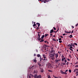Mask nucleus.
Masks as SVG:
<instances>
[{
  "label": "nucleus",
  "mask_w": 78,
  "mask_h": 78,
  "mask_svg": "<svg viewBox=\"0 0 78 78\" xmlns=\"http://www.w3.org/2000/svg\"><path fill=\"white\" fill-rule=\"evenodd\" d=\"M33 27H36V24H34L33 25Z\"/></svg>",
  "instance_id": "29"
},
{
  "label": "nucleus",
  "mask_w": 78,
  "mask_h": 78,
  "mask_svg": "<svg viewBox=\"0 0 78 78\" xmlns=\"http://www.w3.org/2000/svg\"><path fill=\"white\" fill-rule=\"evenodd\" d=\"M48 78H51V76H50V75H48L47 76Z\"/></svg>",
  "instance_id": "20"
},
{
  "label": "nucleus",
  "mask_w": 78,
  "mask_h": 78,
  "mask_svg": "<svg viewBox=\"0 0 78 78\" xmlns=\"http://www.w3.org/2000/svg\"><path fill=\"white\" fill-rule=\"evenodd\" d=\"M41 55H40V54H38L37 55V57H38V58H39V57H41Z\"/></svg>",
  "instance_id": "21"
},
{
  "label": "nucleus",
  "mask_w": 78,
  "mask_h": 78,
  "mask_svg": "<svg viewBox=\"0 0 78 78\" xmlns=\"http://www.w3.org/2000/svg\"><path fill=\"white\" fill-rule=\"evenodd\" d=\"M55 54V53H53V51H51L49 54V56L52 60H54V59H55V58H54Z\"/></svg>",
  "instance_id": "1"
},
{
  "label": "nucleus",
  "mask_w": 78,
  "mask_h": 78,
  "mask_svg": "<svg viewBox=\"0 0 78 78\" xmlns=\"http://www.w3.org/2000/svg\"><path fill=\"white\" fill-rule=\"evenodd\" d=\"M72 28H74V27L73 26H72Z\"/></svg>",
  "instance_id": "56"
},
{
  "label": "nucleus",
  "mask_w": 78,
  "mask_h": 78,
  "mask_svg": "<svg viewBox=\"0 0 78 78\" xmlns=\"http://www.w3.org/2000/svg\"><path fill=\"white\" fill-rule=\"evenodd\" d=\"M53 28L54 29V30H56V28H55V27H53Z\"/></svg>",
  "instance_id": "28"
},
{
  "label": "nucleus",
  "mask_w": 78,
  "mask_h": 78,
  "mask_svg": "<svg viewBox=\"0 0 78 78\" xmlns=\"http://www.w3.org/2000/svg\"><path fill=\"white\" fill-rule=\"evenodd\" d=\"M73 43H71V44H69L67 46L68 47H70L69 48H73V47H72V46H73Z\"/></svg>",
  "instance_id": "3"
},
{
  "label": "nucleus",
  "mask_w": 78,
  "mask_h": 78,
  "mask_svg": "<svg viewBox=\"0 0 78 78\" xmlns=\"http://www.w3.org/2000/svg\"><path fill=\"white\" fill-rule=\"evenodd\" d=\"M73 44L74 45H77V44L75 43H74Z\"/></svg>",
  "instance_id": "33"
},
{
  "label": "nucleus",
  "mask_w": 78,
  "mask_h": 78,
  "mask_svg": "<svg viewBox=\"0 0 78 78\" xmlns=\"http://www.w3.org/2000/svg\"><path fill=\"white\" fill-rule=\"evenodd\" d=\"M69 62H67V63H66V65H68V64H69Z\"/></svg>",
  "instance_id": "30"
},
{
  "label": "nucleus",
  "mask_w": 78,
  "mask_h": 78,
  "mask_svg": "<svg viewBox=\"0 0 78 78\" xmlns=\"http://www.w3.org/2000/svg\"><path fill=\"white\" fill-rule=\"evenodd\" d=\"M58 64H58V65L59 66V65H60V63H58Z\"/></svg>",
  "instance_id": "63"
},
{
  "label": "nucleus",
  "mask_w": 78,
  "mask_h": 78,
  "mask_svg": "<svg viewBox=\"0 0 78 78\" xmlns=\"http://www.w3.org/2000/svg\"><path fill=\"white\" fill-rule=\"evenodd\" d=\"M48 72H53V71L51 70H48Z\"/></svg>",
  "instance_id": "25"
},
{
  "label": "nucleus",
  "mask_w": 78,
  "mask_h": 78,
  "mask_svg": "<svg viewBox=\"0 0 78 78\" xmlns=\"http://www.w3.org/2000/svg\"><path fill=\"white\" fill-rule=\"evenodd\" d=\"M48 34H45V37H47V36H48Z\"/></svg>",
  "instance_id": "24"
},
{
  "label": "nucleus",
  "mask_w": 78,
  "mask_h": 78,
  "mask_svg": "<svg viewBox=\"0 0 78 78\" xmlns=\"http://www.w3.org/2000/svg\"><path fill=\"white\" fill-rule=\"evenodd\" d=\"M29 76V78H31V76Z\"/></svg>",
  "instance_id": "62"
},
{
  "label": "nucleus",
  "mask_w": 78,
  "mask_h": 78,
  "mask_svg": "<svg viewBox=\"0 0 78 78\" xmlns=\"http://www.w3.org/2000/svg\"><path fill=\"white\" fill-rule=\"evenodd\" d=\"M75 67H78V65H76L75 66Z\"/></svg>",
  "instance_id": "32"
},
{
  "label": "nucleus",
  "mask_w": 78,
  "mask_h": 78,
  "mask_svg": "<svg viewBox=\"0 0 78 78\" xmlns=\"http://www.w3.org/2000/svg\"><path fill=\"white\" fill-rule=\"evenodd\" d=\"M70 37H70V38H72V37H73V36H72V35H70Z\"/></svg>",
  "instance_id": "22"
},
{
  "label": "nucleus",
  "mask_w": 78,
  "mask_h": 78,
  "mask_svg": "<svg viewBox=\"0 0 78 78\" xmlns=\"http://www.w3.org/2000/svg\"><path fill=\"white\" fill-rule=\"evenodd\" d=\"M61 61V58H59L57 60V61L55 62V63H58V62H59Z\"/></svg>",
  "instance_id": "8"
},
{
  "label": "nucleus",
  "mask_w": 78,
  "mask_h": 78,
  "mask_svg": "<svg viewBox=\"0 0 78 78\" xmlns=\"http://www.w3.org/2000/svg\"><path fill=\"white\" fill-rule=\"evenodd\" d=\"M67 33H68V34H69V32H67Z\"/></svg>",
  "instance_id": "59"
},
{
  "label": "nucleus",
  "mask_w": 78,
  "mask_h": 78,
  "mask_svg": "<svg viewBox=\"0 0 78 78\" xmlns=\"http://www.w3.org/2000/svg\"><path fill=\"white\" fill-rule=\"evenodd\" d=\"M78 25V23H77V24L76 25V27H77Z\"/></svg>",
  "instance_id": "42"
},
{
  "label": "nucleus",
  "mask_w": 78,
  "mask_h": 78,
  "mask_svg": "<svg viewBox=\"0 0 78 78\" xmlns=\"http://www.w3.org/2000/svg\"><path fill=\"white\" fill-rule=\"evenodd\" d=\"M46 43H47V44H48V42L47 41V42H46Z\"/></svg>",
  "instance_id": "57"
},
{
  "label": "nucleus",
  "mask_w": 78,
  "mask_h": 78,
  "mask_svg": "<svg viewBox=\"0 0 78 78\" xmlns=\"http://www.w3.org/2000/svg\"><path fill=\"white\" fill-rule=\"evenodd\" d=\"M33 61L34 62H35V63H36V62H37V60H36V58H35V59L33 60Z\"/></svg>",
  "instance_id": "13"
},
{
  "label": "nucleus",
  "mask_w": 78,
  "mask_h": 78,
  "mask_svg": "<svg viewBox=\"0 0 78 78\" xmlns=\"http://www.w3.org/2000/svg\"><path fill=\"white\" fill-rule=\"evenodd\" d=\"M59 42L60 43H61V42H62V41H59Z\"/></svg>",
  "instance_id": "36"
},
{
  "label": "nucleus",
  "mask_w": 78,
  "mask_h": 78,
  "mask_svg": "<svg viewBox=\"0 0 78 78\" xmlns=\"http://www.w3.org/2000/svg\"><path fill=\"white\" fill-rule=\"evenodd\" d=\"M52 40L53 41H56V40H55V39H53Z\"/></svg>",
  "instance_id": "31"
},
{
  "label": "nucleus",
  "mask_w": 78,
  "mask_h": 78,
  "mask_svg": "<svg viewBox=\"0 0 78 78\" xmlns=\"http://www.w3.org/2000/svg\"><path fill=\"white\" fill-rule=\"evenodd\" d=\"M64 62H67V60H66V59L64 61Z\"/></svg>",
  "instance_id": "35"
},
{
  "label": "nucleus",
  "mask_w": 78,
  "mask_h": 78,
  "mask_svg": "<svg viewBox=\"0 0 78 78\" xmlns=\"http://www.w3.org/2000/svg\"><path fill=\"white\" fill-rule=\"evenodd\" d=\"M42 56H43V58H47V57L46 56V55L43 54Z\"/></svg>",
  "instance_id": "11"
},
{
  "label": "nucleus",
  "mask_w": 78,
  "mask_h": 78,
  "mask_svg": "<svg viewBox=\"0 0 78 78\" xmlns=\"http://www.w3.org/2000/svg\"><path fill=\"white\" fill-rule=\"evenodd\" d=\"M47 41H44L45 43H47Z\"/></svg>",
  "instance_id": "50"
},
{
  "label": "nucleus",
  "mask_w": 78,
  "mask_h": 78,
  "mask_svg": "<svg viewBox=\"0 0 78 78\" xmlns=\"http://www.w3.org/2000/svg\"><path fill=\"white\" fill-rule=\"evenodd\" d=\"M40 62H43L44 59H43V58H42V57H41V56L40 57Z\"/></svg>",
  "instance_id": "7"
},
{
  "label": "nucleus",
  "mask_w": 78,
  "mask_h": 78,
  "mask_svg": "<svg viewBox=\"0 0 78 78\" xmlns=\"http://www.w3.org/2000/svg\"><path fill=\"white\" fill-rule=\"evenodd\" d=\"M67 72H68V69H67L65 71V72H63L62 70L60 71V73L62 74H65V75H67Z\"/></svg>",
  "instance_id": "2"
},
{
  "label": "nucleus",
  "mask_w": 78,
  "mask_h": 78,
  "mask_svg": "<svg viewBox=\"0 0 78 78\" xmlns=\"http://www.w3.org/2000/svg\"><path fill=\"white\" fill-rule=\"evenodd\" d=\"M36 51L37 52H38V51H37V49H36Z\"/></svg>",
  "instance_id": "54"
},
{
  "label": "nucleus",
  "mask_w": 78,
  "mask_h": 78,
  "mask_svg": "<svg viewBox=\"0 0 78 78\" xmlns=\"http://www.w3.org/2000/svg\"><path fill=\"white\" fill-rule=\"evenodd\" d=\"M60 37H61L62 38H63V37H62V36H61Z\"/></svg>",
  "instance_id": "60"
},
{
  "label": "nucleus",
  "mask_w": 78,
  "mask_h": 78,
  "mask_svg": "<svg viewBox=\"0 0 78 78\" xmlns=\"http://www.w3.org/2000/svg\"><path fill=\"white\" fill-rule=\"evenodd\" d=\"M38 65H39V66L40 67L41 66V63H38Z\"/></svg>",
  "instance_id": "18"
},
{
  "label": "nucleus",
  "mask_w": 78,
  "mask_h": 78,
  "mask_svg": "<svg viewBox=\"0 0 78 78\" xmlns=\"http://www.w3.org/2000/svg\"><path fill=\"white\" fill-rule=\"evenodd\" d=\"M55 55V57L57 59V58H58V53H57L56 54L55 53L54 55Z\"/></svg>",
  "instance_id": "9"
},
{
  "label": "nucleus",
  "mask_w": 78,
  "mask_h": 78,
  "mask_svg": "<svg viewBox=\"0 0 78 78\" xmlns=\"http://www.w3.org/2000/svg\"><path fill=\"white\" fill-rule=\"evenodd\" d=\"M58 30H59V29H58L57 30L56 32H57L58 31Z\"/></svg>",
  "instance_id": "48"
},
{
  "label": "nucleus",
  "mask_w": 78,
  "mask_h": 78,
  "mask_svg": "<svg viewBox=\"0 0 78 78\" xmlns=\"http://www.w3.org/2000/svg\"><path fill=\"white\" fill-rule=\"evenodd\" d=\"M73 47L74 48H75V45H74V44H73Z\"/></svg>",
  "instance_id": "49"
},
{
  "label": "nucleus",
  "mask_w": 78,
  "mask_h": 78,
  "mask_svg": "<svg viewBox=\"0 0 78 78\" xmlns=\"http://www.w3.org/2000/svg\"><path fill=\"white\" fill-rule=\"evenodd\" d=\"M41 41H40V42H44V39H41Z\"/></svg>",
  "instance_id": "17"
},
{
  "label": "nucleus",
  "mask_w": 78,
  "mask_h": 78,
  "mask_svg": "<svg viewBox=\"0 0 78 78\" xmlns=\"http://www.w3.org/2000/svg\"><path fill=\"white\" fill-rule=\"evenodd\" d=\"M44 37H45V35H43L41 37V39H44Z\"/></svg>",
  "instance_id": "19"
},
{
  "label": "nucleus",
  "mask_w": 78,
  "mask_h": 78,
  "mask_svg": "<svg viewBox=\"0 0 78 78\" xmlns=\"http://www.w3.org/2000/svg\"><path fill=\"white\" fill-rule=\"evenodd\" d=\"M38 39L39 41H41V38L40 37V36H41V35H40V34H38Z\"/></svg>",
  "instance_id": "6"
},
{
  "label": "nucleus",
  "mask_w": 78,
  "mask_h": 78,
  "mask_svg": "<svg viewBox=\"0 0 78 78\" xmlns=\"http://www.w3.org/2000/svg\"><path fill=\"white\" fill-rule=\"evenodd\" d=\"M66 62H65L64 63V64H63V65H66Z\"/></svg>",
  "instance_id": "39"
},
{
  "label": "nucleus",
  "mask_w": 78,
  "mask_h": 78,
  "mask_svg": "<svg viewBox=\"0 0 78 78\" xmlns=\"http://www.w3.org/2000/svg\"><path fill=\"white\" fill-rule=\"evenodd\" d=\"M73 33V30L72 31L71 33Z\"/></svg>",
  "instance_id": "37"
},
{
  "label": "nucleus",
  "mask_w": 78,
  "mask_h": 78,
  "mask_svg": "<svg viewBox=\"0 0 78 78\" xmlns=\"http://www.w3.org/2000/svg\"><path fill=\"white\" fill-rule=\"evenodd\" d=\"M50 36H52V34H50Z\"/></svg>",
  "instance_id": "64"
},
{
  "label": "nucleus",
  "mask_w": 78,
  "mask_h": 78,
  "mask_svg": "<svg viewBox=\"0 0 78 78\" xmlns=\"http://www.w3.org/2000/svg\"><path fill=\"white\" fill-rule=\"evenodd\" d=\"M36 25H38V27H39L40 26V23H36Z\"/></svg>",
  "instance_id": "16"
},
{
  "label": "nucleus",
  "mask_w": 78,
  "mask_h": 78,
  "mask_svg": "<svg viewBox=\"0 0 78 78\" xmlns=\"http://www.w3.org/2000/svg\"><path fill=\"white\" fill-rule=\"evenodd\" d=\"M57 58H56V59L55 60V62H56L57 61Z\"/></svg>",
  "instance_id": "52"
},
{
  "label": "nucleus",
  "mask_w": 78,
  "mask_h": 78,
  "mask_svg": "<svg viewBox=\"0 0 78 78\" xmlns=\"http://www.w3.org/2000/svg\"><path fill=\"white\" fill-rule=\"evenodd\" d=\"M34 56H36V54H34Z\"/></svg>",
  "instance_id": "51"
},
{
  "label": "nucleus",
  "mask_w": 78,
  "mask_h": 78,
  "mask_svg": "<svg viewBox=\"0 0 78 78\" xmlns=\"http://www.w3.org/2000/svg\"><path fill=\"white\" fill-rule=\"evenodd\" d=\"M37 78H42V76L41 75H39L37 76Z\"/></svg>",
  "instance_id": "14"
},
{
  "label": "nucleus",
  "mask_w": 78,
  "mask_h": 78,
  "mask_svg": "<svg viewBox=\"0 0 78 78\" xmlns=\"http://www.w3.org/2000/svg\"><path fill=\"white\" fill-rule=\"evenodd\" d=\"M76 73L77 74V73H78V71H77L76 72Z\"/></svg>",
  "instance_id": "46"
},
{
  "label": "nucleus",
  "mask_w": 78,
  "mask_h": 78,
  "mask_svg": "<svg viewBox=\"0 0 78 78\" xmlns=\"http://www.w3.org/2000/svg\"><path fill=\"white\" fill-rule=\"evenodd\" d=\"M53 51V53H55V52L54 51Z\"/></svg>",
  "instance_id": "55"
},
{
  "label": "nucleus",
  "mask_w": 78,
  "mask_h": 78,
  "mask_svg": "<svg viewBox=\"0 0 78 78\" xmlns=\"http://www.w3.org/2000/svg\"><path fill=\"white\" fill-rule=\"evenodd\" d=\"M69 49H70V50H71V51H73V50L72 49H71L70 48Z\"/></svg>",
  "instance_id": "34"
},
{
  "label": "nucleus",
  "mask_w": 78,
  "mask_h": 78,
  "mask_svg": "<svg viewBox=\"0 0 78 78\" xmlns=\"http://www.w3.org/2000/svg\"><path fill=\"white\" fill-rule=\"evenodd\" d=\"M65 32L66 33H67V31L66 30L65 31Z\"/></svg>",
  "instance_id": "45"
},
{
  "label": "nucleus",
  "mask_w": 78,
  "mask_h": 78,
  "mask_svg": "<svg viewBox=\"0 0 78 78\" xmlns=\"http://www.w3.org/2000/svg\"><path fill=\"white\" fill-rule=\"evenodd\" d=\"M36 29H39V27H37Z\"/></svg>",
  "instance_id": "47"
},
{
  "label": "nucleus",
  "mask_w": 78,
  "mask_h": 78,
  "mask_svg": "<svg viewBox=\"0 0 78 78\" xmlns=\"http://www.w3.org/2000/svg\"><path fill=\"white\" fill-rule=\"evenodd\" d=\"M76 70H77V71H78V69H76Z\"/></svg>",
  "instance_id": "53"
},
{
  "label": "nucleus",
  "mask_w": 78,
  "mask_h": 78,
  "mask_svg": "<svg viewBox=\"0 0 78 78\" xmlns=\"http://www.w3.org/2000/svg\"><path fill=\"white\" fill-rule=\"evenodd\" d=\"M69 73H71V72H72V70H71V69H69Z\"/></svg>",
  "instance_id": "23"
},
{
  "label": "nucleus",
  "mask_w": 78,
  "mask_h": 78,
  "mask_svg": "<svg viewBox=\"0 0 78 78\" xmlns=\"http://www.w3.org/2000/svg\"><path fill=\"white\" fill-rule=\"evenodd\" d=\"M45 2H49V0H48V1L47 0H42V2H44V3H46Z\"/></svg>",
  "instance_id": "10"
},
{
  "label": "nucleus",
  "mask_w": 78,
  "mask_h": 78,
  "mask_svg": "<svg viewBox=\"0 0 78 78\" xmlns=\"http://www.w3.org/2000/svg\"><path fill=\"white\" fill-rule=\"evenodd\" d=\"M34 78H37V74H36L34 76Z\"/></svg>",
  "instance_id": "15"
},
{
  "label": "nucleus",
  "mask_w": 78,
  "mask_h": 78,
  "mask_svg": "<svg viewBox=\"0 0 78 78\" xmlns=\"http://www.w3.org/2000/svg\"><path fill=\"white\" fill-rule=\"evenodd\" d=\"M52 33H54V30L53 29H52L50 31V33L51 34Z\"/></svg>",
  "instance_id": "12"
},
{
  "label": "nucleus",
  "mask_w": 78,
  "mask_h": 78,
  "mask_svg": "<svg viewBox=\"0 0 78 78\" xmlns=\"http://www.w3.org/2000/svg\"><path fill=\"white\" fill-rule=\"evenodd\" d=\"M53 37H56V36L55 35L53 36Z\"/></svg>",
  "instance_id": "61"
},
{
  "label": "nucleus",
  "mask_w": 78,
  "mask_h": 78,
  "mask_svg": "<svg viewBox=\"0 0 78 78\" xmlns=\"http://www.w3.org/2000/svg\"><path fill=\"white\" fill-rule=\"evenodd\" d=\"M40 69H41V70L42 69V68H41L40 67H39Z\"/></svg>",
  "instance_id": "58"
},
{
  "label": "nucleus",
  "mask_w": 78,
  "mask_h": 78,
  "mask_svg": "<svg viewBox=\"0 0 78 78\" xmlns=\"http://www.w3.org/2000/svg\"><path fill=\"white\" fill-rule=\"evenodd\" d=\"M41 72L42 73H43V72H44V71L43 70L41 69Z\"/></svg>",
  "instance_id": "26"
},
{
  "label": "nucleus",
  "mask_w": 78,
  "mask_h": 78,
  "mask_svg": "<svg viewBox=\"0 0 78 78\" xmlns=\"http://www.w3.org/2000/svg\"><path fill=\"white\" fill-rule=\"evenodd\" d=\"M48 60L47 58H44V59H43V62H46Z\"/></svg>",
  "instance_id": "5"
},
{
  "label": "nucleus",
  "mask_w": 78,
  "mask_h": 78,
  "mask_svg": "<svg viewBox=\"0 0 78 78\" xmlns=\"http://www.w3.org/2000/svg\"><path fill=\"white\" fill-rule=\"evenodd\" d=\"M62 58H64V56H63V55H62Z\"/></svg>",
  "instance_id": "41"
},
{
  "label": "nucleus",
  "mask_w": 78,
  "mask_h": 78,
  "mask_svg": "<svg viewBox=\"0 0 78 78\" xmlns=\"http://www.w3.org/2000/svg\"><path fill=\"white\" fill-rule=\"evenodd\" d=\"M67 60H68V61H70V59H69V58H68V59H67Z\"/></svg>",
  "instance_id": "43"
},
{
  "label": "nucleus",
  "mask_w": 78,
  "mask_h": 78,
  "mask_svg": "<svg viewBox=\"0 0 78 78\" xmlns=\"http://www.w3.org/2000/svg\"><path fill=\"white\" fill-rule=\"evenodd\" d=\"M46 65V66H47V67H48L49 68H50V67H51V65L50 63H47Z\"/></svg>",
  "instance_id": "4"
},
{
  "label": "nucleus",
  "mask_w": 78,
  "mask_h": 78,
  "mask_svg": "<svg viewBox=\"0 0 78 78\" xmlns=\"http://www.w3.org/2000/svg\"><path fill=\"white\" fill-rule=\"evenodd\" d=\"M78 64V62H76V63H75V64L76 65V64Z\"/></svg>",
  "instance_id": "40"
},
{
  "label": "nucleus",
  "mask_w": 78,
  "mask_h": 78,
  "mask_svg": "<svg viewBox=\"0 0 78 78\" xmlns=\"http://www.w3.org/2000/svg\"><path fill=\"white\" fill-rule=\"evenodd\" d=\"M58 40H59V41H61V38H59Z\"/></svg>",
  "instance_id": "38"
},
{
  "label": "nucleus",
  "mask_w": 78,
  "mask_h": 78,
  "mask_svg": "<svg viewBox=\"0 0 78 78\" xmlns=\"http://www.w3.org/2000/svg\"><path fill=\"white\" fill-rule=\"evenodd\" d=\"M64 58H63L62 59V61H64Z\"/></svg>",
  "instance_id": "27"
},
{
  "label": "nucleus",
  "mask_w": 78,
  "mask_h": 78,
  "mask_svg": "<svg viewBox=\"0 0 78 78\" xmlns=\"http://www.w3.org/2000/svg\"><path fill=\"white\" fill-rule=\"evenodd\" d=\"M65 35H66V34H63V36H65Z\"/></svg>",
  "instance_id": "44"
}]
</instances>
